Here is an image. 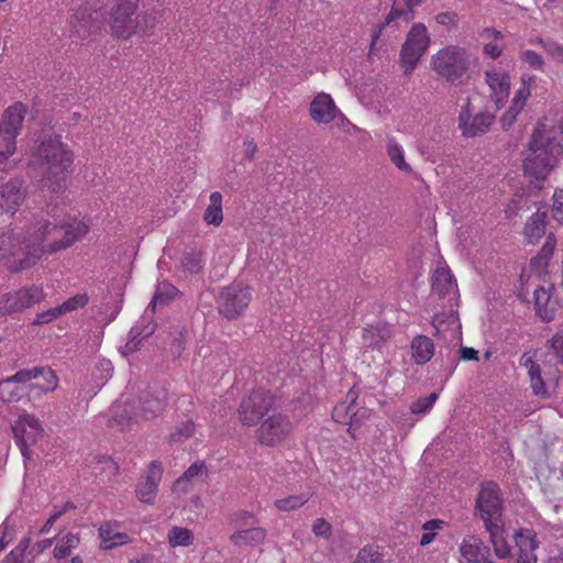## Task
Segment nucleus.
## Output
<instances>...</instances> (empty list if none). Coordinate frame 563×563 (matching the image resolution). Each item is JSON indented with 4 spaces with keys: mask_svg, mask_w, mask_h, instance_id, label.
I'll return each mask as SVG.
<instances>
[{
    "mask_svg": "<svg viewBox=\"0 0 563 563\" xmlns=\"http://www.w3.org/2000/svg\"><path fill=\"white\" fill-rule=\"evenodd\" d=\"M563 158V145L556 141L551 121H540L529 141V154L523 161L525 173L544 180Z\"/></svg>",
    "mask_w": 563,
    "mask_h": 563,
    "instance_id": "obj_2",
    "label": "nucleus"
},
{
    "mask_svg": "<svg viewBox=\"0 0 563 563\" xmlns=\"http://www.w3.org/2000/svg\"><path fill=\"white\" fill-rule=\"evenodd\" d=\"M15 378V374L0 382V399L4 402H16L24 394L19 384H24Z\"/></svg>",
    "mask_w": 563,
    "mask_h": 563,
    "instance_id": "obj_40",
    "label": "nucleus"
},
{
    "mask_svg": "<svg viewBox=\"0 0 563 563\" xmlns=\"http://www.w3.org/2000/svg\"><path fill=\"white\" fill-rule=\"evenodd\" d=\"M478 66V57L464 46L449 44L430 58L431 69L448 82H461Z\"/></svg>",
    "mask_w": 563,
    "mask_h": 563,
    "instance_id": "obj_6",
    "label": "nucleus"
},
{
    "mask_svg": "<svg viewBox=\"0 0 563 563\" xmlns=\"http://www.w3.org/2000/svg\"><path fill=\"white\" fill-rule=\"evenodd\" d=\"M251 300L252 290L249 286L232 284L219 295V311L227 319H235L246 310Z\"/></svg>",
    "mask_w": 563,
    "mask_h": 563,
    "instance_id": "obj_10",
    "label": "nucleus"
},
{
    "mask_svg": "<svg viewBox=\"0 0 563 563\" xmlns=\"http://www.w3.org/2000/svg\"><path fill=\"white\" fill-rule=\"evenodd\" d=\"M432 295L439 299L448 300L450 306L457 297V285L445 265H439L432 276Z\"/></svg>",
    "mask_w": 563,
    "mask_h": 563,
    "instance_id": "obj_25",
    "label": "nucleus"
},
{
    "mask_svg": "<svg viewBox=\"0 0 563 563\" xmlns=\"http://www.w3.org/2000/svg\"><path fill=\"white\" fill-rule=\"evenodd\" d=\"M167 543L170 548H188L195 542L194 532L185 527L173 526L166 534Z\"/></svg>",
    "mask_w": 563,
    "mask_h": 563,
    "instance_id": "obj_36",
    "label": "nucleus"
},
{
    "mask_svg": "<svg viewBox=\"0 0 563 563\" xmlns=\"http://www.w3.org/2000/svg\"><path fill=\"white\" fill-rule=\"evenodd\" d=\"M99 537L103 549L128 544L131 540L129 536L119 530L117 523L106 522L99 528Z\"/></svg>",
    "mask_w": 563,
    "mask_h": 563,
    "instance_id": "obj_30",
    "label": "nucleus"
},
{
    "mask_svg": "<svg viewBox=\"0 0 563 563\" xmlns=\"http://www.w3.org/2000/svg\"><path fill=\"white\" fill-rule=\"evenodd\" d=\"M79 543V538L74 533H68L59 540L54 549V555L57 560L68 556L71 549H75Z\"/></svg>",
    "mask_w": 563,
    "mask_h": 563,
    "instance_id": "obj_45",
    "label": "nucleus"
},
{
    "mask_svg": "<svg viewBox=\"0 0 563 563\" xmlns=\"http://www.w3.org/2000/svg\"><path fill=\"white\" fill-rule=\"evenodd\" d=\"M309 112L311 119L318 124H329L331 122H335L341 126L350 124L347 119L336 107L333 98L325 92H320L312 99Z\"/></svg>",
    "mask_w": 563,
    "mask_h": 563,
    "instance_id": "obj_15",
    "label": "nucleus"
},
{
    "mask_svg": "<svg viewBox=\"0 0 563 563\" xmlns=\"http://www.w3.org/2000/svg\"><path fill=\"white\" fill-rule=\"evenodd\" d=\"M292 431V423L287 416L273 413L266 418L257 430L258 440L267 445L284 441Z\"/></svg>",
    "mask_w": 563,
    "mask_h": 563,
    "instance_id": "obj_17",
    "label": "nucleus"
},
{
    "mask_svg": "<svg viewBox=\"0 0 563 563\" xmlns=\"http://www.w3.org/2000/svg\"><path fill=\"white\" fill-rule=\"evenodd\" d=\"M154 332V325L150 322L143 330H140V325L136 324L131 329V339L126 343L125 347L128 351H135L140 342L150 336Z\"/></svg>",
    "mask_w": 563,
    "mask_h": 563,
    "instance_id": "obj_46",
    "label": "nucleus"
},
{
    "mask_svg": "<svg viewBox=\"0 0 563 563\" xmlns=\"http://www.w3.org/2000/svg\"><path fill=\"white\" fill-rule=\"evenodd\" d=\"M354 563H382V560L377 552H374L372 549L364 548L358 552Z\"/></svg>",
    "mask_w": 563,
    "mask_h": 563,
    "instance_id": "obj_56",
    "label": "nucleus"
},
{
    "mask_svg": "<svg viewBox=\"0 0 563 563\" xmlns=\"http://www.w3.org/2000/svg\"><path fill=\"white\" fill-rule=\"evenodd\" d=\"M553 218L563 224V189H556L553 195Z\"/></svg>",
    "mask_w": 563,
    "mask_h": 563,
    "instance_id": "obj_53",
    "label": "nucleus"
},
{
    "mask_svg": "<svg viewBox=\"0 0 563 563\" xmlns=\"http://www.w3.org/2000/svg\"><path fill=\"white\" fill-rule=\"evenodd\" d=\"M536 84V76L522 74L520 77V86L515 91L508 110L501 117L504 129H509L516 121L519 113L525 109L528 99L531 96L532 88Z\"/></svg>",
    "mask_w": 563,
    "mask_h": 563,
    "instance_id": "obj_19",
    "label": "nucleus"
},
{
    "mask_svg": "<svg viewBox=\"0 0 563 563\" xmlns=\"http://www.w3.org/2000/svg\"><path fill=\"white\" fill-rule=\"evenodd\" d=\"M347 399H350V404L346 405L342 402L338 405L333 409L332 417L340 423L349 424V433L352 438H356L355 429L361 427L369 418L371 410L365 407L355 409L354 401L356 395L352 390L347 394Z\"/></svg>",
    "mask_w": 563,
    "mask_h": 563,
    "instance_id": "obj_18",
    "label": "nucleus"
},
{
    "mask_svg": "<svg viewBox=\"0 0 563 563\" xmlns=\"http://www.w3.org/2000/svg\"><path fill=\"white\" fill-rule=\"evenodd\" d=\"M518 548V563H537L534 551L538 548L536 533L532 530H521L515 536Z\"/></svg>",
    "mask_w": 563,
    "mask_h": 563,
    "instance_id": "obj_27",
    "label": "nucleus"
},
{
    "mask_svg": "<svg viewBox=\"0 0 563 563\" xmlns=\"http://www.w3.org/2000/svg\"><path fill=\"white\" fill-rule=\"evenodd\" d=\"M457 15L454 12H441L435 15L438 24L445 27H452L456 24Z\"/></svg>",
    "mask_w": 563,
    "mask_h": 563,
    "instance_id": "obj_58",
    "label": "nucleus"
},
{
    "mask_svg": "<svg viewBox=\"0 0 563 563\" xmlns=\"http://www.w3.org/2000/svg\"><path fill=\"white\" fill-rule=\"evenodd\" d=\"M184 267L190 273H197L201 268L200 257L195 254H188L183 261Z\"/></svg>",
    "mask_w": 563,
    "mask_h": 563,
    "instance_id": "obj_59",
    "label": "nucleus"
},
{
    "mask_svg": "<svg viewBox=\"0 0 563 563\" xmlns=\"http://www.w3.org/2000/svg\"><path fill=\"white\" fill-rule=\"evenodd\" d=\"M15 378L20 382H31L33 379H46V383H34L30 385V391L40 396L54 391L58 386V377L49 367H33L15 373Z\"/></svg>",
    "mask_w": 563,
    "mask_h": 563,
    "instance_id": "obj_22",
    "label": "nucleus"
},
{
    "mask_svg": "<svg viewBox=\"0 0 563 563\" xmlns=\"http://www.w3.org/2000/svg\"><path fill=\"white\" fill-rule=\"evenodd\" d=\"M206 472V464L203 462H196L187 468L179 479H177L176 486H179L183 482H190L197 477H202Z\"/></svg>",
    "mask_w": 563,
    "mask_h": 563,
    "instance_id": "obj_50",
    "label": "nucleus"
},
{
    "mask_svg": "<svg viewBox=\"0 0 563 563\" xmlns=\"http://www.w3.org/2000/svg\"><path fill=\"white\" fill-rule=\"evenodd\" d=\"M548 212L537 210L526 222L523 228L525 239L529 243H537L545 234Z\"/></svg>",
    "mask_w": 563,
    "mask_h": 563,
    "instance_id": "obj_29",
    "label": "nucleus"
},
{
    "mask_svg": "<svg viewBox=\"0 0 563 563\" xmlns=\"http://www.w3.org/2000/svg\"><path fill=\"white\" fill-rule=\"evenodd\" d=\"M411 356L417 364L428 363L434 355V344L426 335H417L411 341Z\"/></svg>",
    "mask_w": 563,
    "mask_h": 563,
    "instance_id": "obj_33",
    "label": "nucleus"
},
{
    "mask_svg": "<svg viewBox=\"0 0 563 563\" xmlns=\"http://www.w3.org/2000/svg\"><path fill=\"white\" fill-rule=\"evenodd\" d=\"M75 155L60 136L44 135L32 152L31 164L38 168L43 187L57 191L66 186Z\"/></svg>",
    "mask_w": 563,
    "mask_h": 563,
    "instance_id": "obj_1",
    "label": "nucleus"
},
{
    "mask_svg": "<svg viewBox=\"0 0 563 563\" xmlns=\"http://www.w3.org/2000/svg\"><path fill=\"white\" fill-rule=\"evenodd\" d=\"M312 532L317 537L328 539L332 533V527L325 519L319 518L312 525Z\"/></svg>",
    "mask_w": 563,
    "mask_h": 563,
    "instance_id": "obj_54",
    "label": "nucleus"
},
{
    "mask_svg": "<svg viewBox=\"0 0 563 563\" xmlns=\"http://www.w3.org/2000/svg\"><path fill=\"white\" fill-rule=\"evenodd\" d=\"M494 114L479 112L473 114L470 101L462 108L459 115V128L463 135L475 136L485 133L494 122Z\"/></svg>",
    "mask_w": 563,
    "mask_h": 563,
    "instance_id": "obj_21",
    "label": "nucleus"
},
{
    "mask_svg": "<svg viewBox=\"0 0 563 563\" xmlns=\"http://www.w3.org/2000/svg\"><path fill=\"white\" fill-rule=\"evenodd\" d=\"M195 424L191 421H186L181 423L180 427L172 434L173 441H180L183 439H187L195 433Z\"/></svg>",
    "mask_w": 563,
    "mask_h": 563,
    "instance_id": "obj_55",
    "label": "nucleus"
},
{
    "mask_svg": "<svg viewBox=\"0 0 563 563\" xmlns=\"http://www.w3.org/2000/svg\"><path fill=\"white\" fill-rule=\"evenodd\" d=\"M26 113L27 107L22 102H15L8 107L2 113L0 130L13 136V140L18 142Z\"/></svg>",
    "mask_w": 563,
    "mask_h": 563,
    "instance_id": "obj_26",
    "label": "nucleus"
},
{
    "mask_svg": "<svg viewBox=\"0 0 563 563\" xmlns=\"http://www.w3.org/2000/svg\"><path fill=\"white\" fill-rule=\"evenodd\" d=\"M203 220L207 224L219 227L223 221L222 195L213 191L209 196V205L203 213Z\"/></svg>",
    "mask_w": 563,
    "mask_h": 563,
    "instance_id": "obj_38",
    "label": "nucleus"
},
{
    "mask_svg": "<svg viewBox=\"0 0 563 563\" xmlns=\"http://www.w3.org/2000/svg\"><path fill=\"white\" fill-rule=\"evenodd\" d=\"M386 151L390 162L400 172L406 174L411 173V166L405 159V150L395 139H388Z\"/></svg>",
    "mask_w": 563,
    "mask_h": 563,
    "instance_id": "obj_41",
    "label": "nucleus"
},
{
    "mask_svg": "<svg viewBox=\"0 0 563 563\" xmlns=\"http://www.w3.org/2000/svg\"><path fill=\"white\" fill-rule=\"evenodd\" d=\"M423 0H394L393 7L385 21L372 30L369 54H374L376 43L385 26L395 24L400 27L408 24L413 19V8L419 5Z\"/></svg>",
    "mask_w": 563,
    "mask_h": 563,
    "instance_id": "obj_11",
    "label": "nucleus"
},
{
    "mask_svg": "<svg viewBox=\"0 0 563 563\" xmlns=\"http://www.w3.org/2000/svg\"><path fill=\"white\" fill-rule=\"evenodd\" d=\"M309 499L308 494L291 495L276 499L274 505L279 511H291L302 507Z\"/></svg>",
    "mask_w": 563,
    "mask_h": 563,
    "instance_id": "obj_42",
    "label": "nucleus"
},
{
    "mask_svg": "<svg viewBox=\"0 0 563 563\" xmlns=\"http://www.w3.org/2000/svg\"><path fill=\"white\" fill-rule=\"evenodd\" d=\"M16 151L18 142L13 140V136L0 130V170L11 167V161Z\"/></svg>",
    "mask_w": 563,
    "mask_h": 563,
    "instance_id": "obj_39",
    "label": "nucleus"
},
{
    "mask_svg": "<svg viewBox=\"0 0 563 563\" xmlns=\"http://www.w3.org/2000/svg\"><path fill=\"white\" fill-rule=\"evenodd\" d=\"M31 241L38 238L41 243V256L44 253H54L66 250L75 242L81 240L89 232V225L71 217H64L54 222L42 221L27 228Z\"/></svg>",
    "mask_w": 563,
    "mask_h": 563,
    "instance_id": "obj_5",
    "label": "nucleus"
},
{
    "mask_svg": "<svg viewBox=\"0 0 563 563\" xmlns=\"http://www.w3.org/2000/svg\"><path fill=\"white\" fill-rule=\"evenodd\" d=\"M176 292H177V289L174 286H172L170 284H167V283L159 284L157 287V290L151 301L153 309H155V307L157 305L165 303V301L167 299L173 298L176 295Z\"/></svg>",
    "mask_w": 563,
    "mask_h": 563,
    "instance_id": "obj_49",
    "label": "nucleus"
},
{
    "mask_svg": "<svg viewBox=\"0 0 563 563\" xmlns=\"http://www.w3.org/2000/svg\"><path fill=\"white\" fill-rule=\"evenodd\" d=\"M142 0H117L109 13L113 37L128 41L133 36L148 37L155 32L157 19L153 12H139Z\"/></svg>",
    "mask_w": 563,
    "mask_h": 563,
    "instance_id": "obj_4",
    "label": "nucleus"
},
{
    "mask_svg": "<svg viewBox=\"0 0 563 563\" xmlns=\"http://www.w3.org/2000/svg\"><path fill=\"white\" fill-rule=\"evenodd\" d=\"M550 346L559 358V362L563 364V329L553 335L550 340Z\"/></svg>",
    "mask_w": 563,
    "mask_h": 563,
    "instance_id": "obj_57",
    "label": "nucleus"
},
{
    "mask_svg": "<svg viewBox=\"0 0 563 563\" xmlns=\"http://www.w3.org/2000/svg\"><path fill=\"white\" fill-rule=\"evenodd\" d=\"M520 365L527 369L532 393L538 397L549 398L551 388L558 385L560 372L547 365L541 367L530 353L521 355Z\"/></svg>",
    "mask_w": 563,
    "mask_h": 563,
    "instance_id": "obj_8",
    "label": "nucleus"
},
{
    "mask_svg": "<svg viewBox=\"0 0 563 563\" xmlns=\"http://www.w3.org/2000/svg\"><path fill=\"white\" fill-rule=\"evenodd\" d=\"M555 245H556V239L552 233H550L547 236L545 243L543 244L542 249L540 250L538 256L532 260L531 265L532 266L540 265V266L545 267L553 255Z\"/></svg>",
    "mask_w": 563,
    "mask_h": 563,
    "instance_id": "obj_43",
    "label": "nucleus"
},
{
    "mask_svg": "<svg viewBox=\"0 0 563 563\" xmlns=\"http://www.w3.org/2000/svg\"><path fill=\"white\" fill-rule=\"evenodd\" d=\"M485 84L488 88V98L496 109H501L507 102L511 89V76L503 67H490L484 73Z\"/></svg>",
    "mask_w": 563,
    "mask_h": 563,
    "instance_id": "obj_13",
    "label": "nucleus"
},
{
    "mask_svg": "<svg viewBox=\"0 0 563 563\" xmlns=\"http://www.w3.org/2000/svg\"><path fill=\"white\" fill-rule=\"evenodd\" d=\"M391 336V329L387 324H372L363 331L364 345L372 349H379Z\"/></svg>",
    "mask_w": 563,
    "mask_h": 563,
    "instance_id": "obj_34",
    "label": "nucleus"
},
{
    "mask_svg": "<svg viewBox=\"0 0 563 563\" xmlns=\"http://www.w3.org/2000/svg\"><path fill=\"white\" fill-rule=\"evenodd\" d=\"M165 404V394L159 391L153 398L142 399L136 407L134 419L147 420L163 411Z\"/></svg>",
    "mask_w": 563,
    "mask_h": 563,
    "instance_id": "obj_31",
    "label": "nucleus"
},
{
    "mask_svg": "<svg viewBox=\"0 0 563 563\" xmlns=\"http://www.w3.org/2000/svg\"><path fill=\"white\" fill-rule=\"evenodd\" d=\"M11 429L16 445L24 457H29V449L35 445L44 435V428L38 418L25 410L19 412Z\"/></svg>",
    "mask_w": 563,
    "mask_h": 563,
    "instance_id": "obj_9",
    "label": "nucleus"
},
{
    "mask_svg": "<svg viewBox=\"0 0 563 563\" xmlns=\"http://www.w3.org/2000/svg\"><path fill=\"white\" fill-rule=\"evenodd\" d=\"M63 312L60 310V307L57 306L55 308H52L45 312H42L40 314H37V318H36V323H45V322H49L56 318H58L59 316H62Z\"/></svg>",
    "mask_w": 563,
    "mask_h": 563,
    "instance_id": "obj_60",
    "label": "nucleus"
},
{
    "mask_svg": "<svg viewBox=\"0 0 563 563\" xmlns=\"http://www.w3.org/2000/svg\"><path fill=\"white\" fill-rule=\"evenodd\" d=\"M60 515H62V511H57V512L51 515L49 518L47 519V521L45 522V525L41 528L40 534H47Z\"/></svg>",
    "mask_w": 563,
    "mask_h": 563,
    "instance_id": "obj_63",
    "label": "nucleus"
},
{
    "mask_svg": "<svg viewBox=\"0 0 563 563\" xmlns=\"http://www.w3.org/2000/svg\"><path fill=\"white\" fill-rule=\"evenodd\" d=\"M430 43L427 26L423 23H415L407 33L400 51V63L406 74L413 71Z\"/></svg>",
    "mask_w": 563,
    "mask_h": 563,
    "instance_id": "obj_7",
    "label": "nucleus"
},
{
    "mask_svg": "<svg viewBox=\"0 0 563 563\" xmlns=\"http://www.w3.org/2000/svg\"><path fill=\"white\" fill-rule=\"evenodd\" d=\"M162 465L153 461L147 467L145 475L140 479L136 486V497L143 504L152 505L155 501L158 485L162 479Z\"/></svg>",
    "mask_w": 563,
    "mask_h": 563,
    "instance_id": "obj_23",
    "label": "nucleus"
},
{
    "mask_svg": "<svg viewBox=\"0 0 563 563\" xmlns=\"http://www.w3.org/2000/svg\"><path fill=\"white\" fill-rule=\"evenodd\" d=\"M460 563H495L489 559V549L474 534L463 538L459 545Z\"/></svg>",
    "mask_w": 563,
    "mask_h": 563,
    "instance_id": "obj_24",
    "label": "nucleus"
},
{
    "mask_svg": "<svg viewBox=\"0 0 563 563\" xmlns=\"http://www.w3.org/2000/svg\"><path fill=\"white\" fill-rule=\"evenodd\" d=\"M29 540H23L20 543V549L13 550L10 552V554L5 558V563H19L22 560L23 552L27 548Z\"/></svg>",
    "mask_w": 563,
    "mask_h": 563,
    "instance_id": "obj_61",
    "label": "nucleus"
},
{
    "mask_svg": "<svg viewBox=\"0 0 563 563\" xmlns=\"http://www.w3.org/2000/svg\"><path fill=\"white\" fill-rule=\"evenodd\" d=\"M532 43L540 45L554 62H563V45L560 43L545 41L540 37L532 41Z\"/></svg>",
    "mask_w": 563,
    "mask_h": 563,
    "instance_id": "obj_48",
    "label": "nucleus"
},
{
    "mask_svg": "<svg viewBox=\"0 0 563 563\" xmlns=\"http://www.w3.org/2000/svg\"><path fill=\"white\" fill-rule=\"evenodd\" d=\"M273 396L268 391L255 390L240 405L239 416L243 424L255 426L272 408Z\"/></svg>",
    "mask_w": 563,
    "mask_h": 563,
    "instance_id": "obj_14",
    "label": "nucleus"
},
{
    "mask_svg": "<svg viewBox=\"0 0 563 563\" xmlns=\"http://www.w3.org/2000/svg\"><path fill=\"white\" fill-rule=\"evenodd\" d=\"M477 509L485 527L489 523L501 522V499L499 488L495 483H486L482 486L477 498Z\"/></svg>",
    "mask_w": 563,
    "mask_h": 563,
    "instance_id": "obj_16",
    "label": "nucleus"
},
{
    "mask_svg": "<svg viewBox=\"0 0 563 563\" xmlns=\"http://www.w3.org/2000/svg\"><path fill=\"white\" fill-rule=\"evenodd\" d=\"M26 198L23 181L10 178L0 183V213L14 216Z\"/></svg>",
    "mask_w": 563,
    "mask_h": 563,
    "instance_id": "obj_20",
    "label": "nucleus"
},
{
    "mask_svg": "<svg viewBox=\"0 0 563 563\" xmlns=\"http://www.w3.org/2000/svg\"><path fill=\"white\" fill-rule=\"evenodd\" d=\"M482 41V52L485 57L497 59L501 56L505 44L504 35L500 31L492 27L484 29L479 32Z\"/></svg>",
    "mask_w": 563,
    "mask_h": 563,
    "instance_id": "obj_28",
    "label": "nucleus"
},
{
    "mask_svg": "<svg viewBox=\"0 0 563 563\" xmlns=\"http://www.w3.org/2000/svg\"><path fill=\"white\" fill-rule=\"evenodd\" d=\"M485 528L489 533V539L494 547L496 556L499 559L509 558L511 551L505 538V530L503 523H489Z\"/></svg>",
    "mask_w": 563,
    "mask_h": 563,
    "instance_id": "obj_35",
    "label": "nucleus"
},
{
    "mask_svg": "<svg viewBox=\"0 0 563 563\" xmlns=\"http://www.w3.org/2000/svg\"><path fill=\"white\" fill-rule=\"evenodd\" d=\"M9 527L7 522L0 526V551H2L9 543Z\"/></svg>",
    "mask_w": 563,
    "mask_h": 563,
    "instance_id": "obj_64",
    "label": "nucleus"
},
{
    "mask_svg": "<svg viewBox=\"0 0 563 563\" xmlns=\"http://www.w3.org/2000/svg\"><path fill=\"white\" fill-rule=\"evenodd\" d=\"M536 310L543 321H551L554 317L555 302L551 300L550 290L545 287H537L533 290Z\"/></svg>",
    "mask_w": 563,
    "mask_h": 563,
    "instance_id": "obj_32",
    "label": "nucleus"
},
{
    "mask_svg": "<svg viewBox=\"0 0 563 563\" xmlns=\"http://www.w3.org/2000/svg\"><path fill=\"white\" fill-rule=\"evenodd\" d=\"M438 399V394L432 393L428 397L420 398L411 405V411L413 413H424L429 411Z\"/></svg>",
    "mask_w": 563,
    "mask_h": 563,
    "instance_id": "obj_51",
    "label": "nucleus"
},
{
    "mask_svg": "<svg viewBox=\"0 0 563 563\" xmlns=\"http://www.w3.org/2000/svg\"><path fill=\"white\" fill-rule=\"evenodd\" d=\"M88 302V297L85 294L76 295L62 305H59L60 310L63 313H66L68 311L77 310L79 308H82Z\"/></svg>",
    "mask_w": 563,
    "mask_h": 563,
    "instance_id": "obj_52",
    "label": "nucleus"
},
{
    "mask_svg": "<svg viewBox=\"0 0 563 563\" xmlns=\"http://www.w3.org/2000/svg\"><path fill=\"white\" fill-rule=\"evenodd\" d=\"M520 60L534 70H543L545 66L544 58L541 54L532 49H521L519 53Z\"/></svg>",
    "mask_w": 563,
    "mask_h": 563,
    "instance_id": "obj_47",
    "label": "nucleus"
},
{
    "mask_svg": "<svg viewBox=\"0 0 563 563\" xmlns=\"http://www.w3.org/2000/svg\"><path fill=\"white\" fill-rule=\"evenodd\" d=\"M257 151V146L254 143L253 140H245L243 143V154L245 159L251 161L253 159L255 153Z\"/></svg>",
    "mask_w": 563,
    "mask_h": 563,
    "instance_id": "obj_62",
    "label": "nucleus"
},
{
    "mask_svg": "<svg viewBox=\"0 0 563 563\" xmlns=\"http://www.w3.org/2000/svg\"><path fill=\"white\" fill-rule=\"evenodd\" d=\"M44 297L43 288L36 285L5 292L0 298V313L20 312L41 302Z\"/></svg>",
    "mask_w": 563,
    "mask_h": 563,
    "instance_id": "obj_12",
    "label": "nucleus"
},
{
    "mask_svg": "<svg viewBox=\"0 0 563 563\" xmlns=\"http://www.w3.org/2000/svg\"><path fill=\"white\" fill-rule=\"evenodd\" d=\"M444 526L445 522L440 519H432L423 523L420 545L426 547L430 544L435 539L437 532L442 530Z\"/></svg>",
    "mask_w": 563,
    "mask_h": 563,
    "instance_id": "obj_44",
    "label": "nucleus"
},
{
    "mask_svg": "<svg viewBox=\"0 0 563 563\" xmlns=\"http://www.w3.org/2000/svg\"><path fill=\"white\" fill-rule=\"evenodd\" d=\"M266 531L262 528H252L234 532L230 540L236 547L256 545L264 541Z\"/></svg>",
    "mask_w": 563,
    "mask_h": 563,
    "instance_id": "obj_37",
    "label": "nucleus"
},
{
    "mask_svg": "<svg viewBox=\"0 0 563 563\" xmlns=\"http://www.w3.org/2000/svg\"><path fill=\"white\" fill-rule=\"evenodd\" d=\"M38 238L31 241L29 229L14 223L8 231L0 234V261H4L8 271L21 273L32 268L41 258Z\"/></svg>",
    "mask_w": 563,
    "mask_h": 563,
    "instance_id": "obj_3",
    "label": "nucleus"
}]
</instances>
